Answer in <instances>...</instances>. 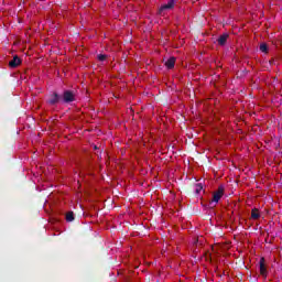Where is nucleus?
I'll list each match as a JSON object with an SVG mask.
<instances>
[{"label":"nucleus","mask_w":282,"mask_h":282,"mask_svg":"<svg viewBox=\"0 0 282 282\" xmlns=\"http://www.w3.org/2000/svg\"><path fill=\"white\" fill-rule=\"evenodd\" d=\"M95 149H98V147L95 145Z\"/></svg>","instance_id":"nucleus-14"},{"label":"nucleus","mask_w":282,"mask_h":282,"mask_svg":"<svg viewBox=\"0 0 282 282\" xmlns=\"http://www.w3.org/2000/svg\"><path fill=\"white\" fill-rule=\"evenodd\" d=\"M19 65H21V59L19 58V56H14L13 59L9 62V66L12 68L19 67Z\"/></svg>","instance_id":"nucleus-7"},{"label":"nucleus","mask_w":282,"mask_h":282,"mask_svg":"<svg viewBox=\"0 0 282 282\" xmlns=\"http://www.w3.org/2000/svg\"><path fill=\"white\" fill-rule=\"evenodd\" d=\"M221 197H224V186L223 185H220L218 187V189L216 192H214L213 199L209 202V205L212 207L217 206V204H219V199H221Z\"/></svg>","instance_id":"nucleus-2"},{"label":"nucleus","mask_w":282,"mask_h":282,"mask_svg":"<svg viewBox=\"0 0 282 282\" xmlns=\"http://www.w3.org/2000/svg\"><path fill=\"white\" fill-rule=\"evenodd\" d=\"M228 36H229L228 33L221 34V35L217 39L218 45H220V46L226 45V42L228 41Z\"/></svg>","instance_id":"nucleus-6"},{"label":"nucleus","mask_w":282,"mask_h":282,"mask_svg":"<svg viewBox=\"0 0 282 282\" xmlns=\"http://www.w3.org/2000/svg\"><path fill=\"white\" fill-rule=\"evenodd\" d=\"M62 97L61 95L54 93L52 97L48 99V105H56L57 102H61Z\"/></svg>","instance_id":"nucleus-5"},{"label":"nucleus","mask_w":282,"mask_h":282,"mask_svg":"<svg viewBox=\"0 0 282 282\" xmlns=\"http://www.w3.org/2000/svg\"><path fill=\"white\" fill-rule=\"evenodd\" d=\"M165 66L167 67V69H173V67H175V57H170L165 62Z\"/></svg>","instance_id":"nucleus-8"},{"label":"nucleus","mask_w":282,"mask_h":282,"mask_svg":"<svg viewBox=\"0 0 282 282\" xmlns=\"http://www.w3.org/2000/svg\"><path fill=\"white\" fill-rule=\"evenodd\" d=\"M75 217H74V212H68L66 214V221H74Z\"/></svg>","instance_id":"nucleus-11"},{"label":"nucleus","mask_w":282,"mask_h":282,"mask_svg":"<svg viewBox=\"0 0 282 282\" xmlns=\"http://www.w3.org/2000/svg\"><path fill=\"white\" fill-rule=\"evenodd\" d=\"M259 264H260V274H261V276L267 278L268 276V270L265 269V259L261 258Z\"/></svg>","instance_id":"nucleus-4"},{"label":"nucleus","mask_w":282,"mask_h":282,"mask_svg":"<svg viewBox=\"0 0 282 282\" xmlns=\"http://www.w3.org/2000/svg\"><path fill=\"white\" fill-rule=\"evenodd\" d=\"M61 98H62V102H64L65 105H70V102H76L77 100L76 91L64 90Z\"/></svg>","instance_id":"nucleus-1"},{"label":"nucleus","mask_w":282,"mask_h":282,"mask_svg":"<svg viewBox=\"0 0 282 282\" xmlns=\"http://www.w3.org/2000/svg\"><path fill=\"white\" fill-rule=\"evenodd\" d=\"M260 52H263V54H268V44H260Z\"/></svg>","instance_id":"nucleus-12"},{"label":"nucleus","mask_w":282,"mask_h":282,"mask_svg":"<svg viewBox=\"0 0 282 282\" xmlns=\"http://www.w3.org/2000/svg\"><path fill=\"white\" fill-rule=\"evenodd\" d=\"M251 217L253 219H259L261 217V214H259V209H257V208L252 209Z\"/></svg>","instance_id":"nucleus-10"},{"label":"nucleus","mask_w":282,"mask_h":282,"mask_svg":"<svg viewBox=\"0 0 282 282\" xmlns=\"http://www.w3.org/2000/svg\"><path fill=\"white\" fill-rule=\"evenodd\" d=\"M175 3L176 0H167V3L160 7L158 14L160 17H164L166 14V10H173V8H175Z\"/></svg>","instance_id":"nucleus-3"},{"label":"nucleus","mask_w":282,"mask_h":282,"mask_svg":"<svg viewBox=\"0 0 282 282\" xmlns=\"http://www.w3.org/2000/svg\"><path fill=\"white\" fill-rule=\"evenodd\" d=\"M98 61H107V55H105V54H99L98 55Z\"/></svg>","instance_id":"nucleus-13"},{"label":"nucleus","mask_w":282,"mask_h":282,"mask_svg":"<svg viewBox=\"0 0 282 282\" xmlns=\"http://www.w3.org/2000/svg\"><path fill=\"white\" fill-rule=\"evenodd\" d=\"M202 191H204V186L202 185V183H197L195 186H194V193L196 195H199V193H202Z\"/></svg>","instance_id":"nucleus-9"}]
</instances>
